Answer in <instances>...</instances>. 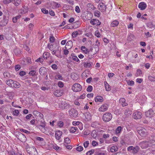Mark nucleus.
I'll return each instance as SVG.
<instances>
[{"instance_id": "47", "label": "nucleus", "mask_w": 155, "mask_h": 155, "mask_svg": "<svg viewBox=\"0 0 155 155\" xmlns=\"http://www.w3.org/2000/svg\"><path fill=\"white\" fill-rule=\"evenodd\" d=\"M122 130V127L121 126L118 127L116 130V132L117 134L120 133Z\"/></svg>"}, {"instance_id": "39", "label": "nucleus", "mask_w": 155, "mask_h": 155, "mask_svg": "<svg viewBox=\"0 0 155 155\" xmlns=\"http://www.w3.org/2000/svg\"><path fill=\"white\" fill-rule=\"evenodd\" d=\"M105 85L106 90L108 91H109L110 90V86L107 82H106V84H105Z\"/></svg>"}, {"instance_id": "41", "label": "nucleus", "mask_w": 155, "mask_h": 155, "mask_svg": "<svg viewBox=\"0 0 155 155\" xmlns=\"http://www.w3.org/2000/svg\"><path fill=\"white\" fill-rule=\"evenodd\" d=\"M73 124L74 125H77V126H81V127L82 126V123H81L79 121H73ZM78 127L79 126H78Z\"/></svg>"}, {"instance_id": "57", "label": "nucleus", "mask_w": 155, "mask_h": 155, "mask_svg": "<svg viewBox=\"0 0 155 155\" xmlns=\"http://www.w3.org/2000/svg\"><path fill=\"white\" fill-rule=\"evenodd\" d=\"M20 130L21 131L25 133L28 134H30V132L28 130H26L23 129H21Z\"/></svg>"}, {"instance_id": "6", "label": "nucleus", "mask_w": 155, "mask_h": 155, "mask_svg": "<svg viewBox=\"0 0 155 155\" xmlns=\"http://www.w3.org/2000/svg\"><path fill=\"white\" fill-rule=\"evenodd\" d=\"M82 89L81 86L78 83H75L73 85L72 87V90L74 92H79Z\"/></svg>"}, {"instance_id": "54", "label": "nucleus", "mask_w": 155, "mask_h": 155, "mask_svg": "<svg viewBox=\"0 0 155 155\" xmlns=\"http://www.w3.org/2000/svg\"><path fill=\"white\" fill-rule=\"evenodd\" d=\"M41 11L43 13L45 14H48V10H46V9L45 8H42L41 9Z\"/></svg>"}, {"instance_id": "38", "label": "nucleus", "mask_w": 155, "mask_h": 155, "mask_svg": "<svg viewBox=\"0 0 155 155\" xmlns=\"http://www.w3.org/2000/svg\"><path fill=\"white\" fill-rule=\"evenodd\" d=\"M14 3L16 6L19 5L21 3V0H14Z\"/></svg>"}, {"instance_id": "23", "label": "nucleus", "mask_w": 155, "mask_h": 155, "mask_svg": "<svg viewBox=\"0 0 155 155\" xmlns=\"http://www.w3.org/2000/svg\"><path fill=\"white\" fill-rule=\"evenodd\" d=\"M120 103L122 105L123 107L126 106L127 104L125 102V100L124 98H121L119 100Z\"/></svg>"}, {"instance_id": "18", "label": "nucleus", "mask_w": 155, "mask_h": 155, "mask_svg": "<svg viewBox=\"0 0 155 155\" xmlns=\"http://www.w3.org/2000/svg\"><path fill=\"white\" fill-rule=\"evenodd\" d=\"M62 134V131L60 130L56 131L55 133V138L57 140H60L61 138Z\"/></svg>"}, {"instance_id": "60", "label": "nucleus", "mask_w": 155, "mask_h": 155, "mask_svg": "<svg viewBox=\"0 0 155 155\" xmlns=\"http://www.w3.org/2000/svg\"><path fill=\"white\" fill-rule=\"evenodd\" d=\"M94 152V150H92L87 152L86 153V154L87 155H90L91 154L93 153Z\"/></svg>"}, {"instance_id": "55", "label": "nucleus", "mask_w": 155, "mask_h": 155, "mask_svg": "<svg viewBox=\"0 0 155 155\" xmlns=\"http://www.w3.org/2000/svg\"><path fill=\"white\" fill-rule=\"evenodd\" d=\"M34 27V25L31 23H30L28 25V28L30 30H32Z\"/></svg>"}, {"instance_id": "43", "label": "nucleus", "mask_w": 155, "mask_h": 155, "mask_svg": "<svg viewBox=\"0 0 155 155\" xmlns=\"http://www.w3.org/2000/svg\"><path fill=\"white\" fill-rule=\"evenodd\" d=\"M65 144H69L71 142V140L69 138H66L64 139ZM65 145V144H64Z\"/></svg>"}, {"instance_id": "53", "label": "nucleus", "mask_w": 155, "mask_h": 155, "mask_svg": "<svg viewBox=\"0 0 155 155\" xmlns=\"http://www.w3.org/2000/svg\"><path fill=\"white\" fill-rule=\"evenodd\" d=\"M89 141H85L84 143V147L86 148L88 147L89 144Z\"/></svg>"}, {"instance_id": "44", "label": "nucleus", "mask_w": 155, "mask_h": 155, "mask_svg": "<svg viewBox=\"0 0 155 155\" xmlns=\"http://www.w3.org/2000/svg\"><path fill=\"white\" fill-rule=\"evenodd\" d=\"M79 34L78 32L77 31L74 32L72 34V38H74L77 37Z\"/></svg>"}, {"instance_id": "36", "label": "nucleus", "mask_w": 155, "mask_h": 155, "mask_svg": "<svg viewBox=\"0 0 155 155\" xmlns=\"http://www.w3.org/2000/svg\"><path fill=\"white\" fill-rule=\"evenodd\" d=\"M53 6H54L55 8H58L61 6L60 4L57 2H53L52 3Z\"/></svg>"}, {"instance_id": "37", "label": "nucleus", "mask_w": 155, "mask_h": 155, "mask_svg": "<svg viewBox=\"0 0 155 155\" xmlns=\"http://www.w3.org/2000/svg\"><path fill=\"white\" fill-rule=\"evenodd\" d=\"M14 52L16 55H18L21 53V51L18 48L15 49L14 50Z\"/></svg>"}, {"instance_id": "35", "label": "nucleus", "mask_w": 155, "mask_h": 155, "mask_svg": "<svg viewBox=\"0 0 155 155\" xmlns=\"http://www.w3.org/2000/svg\"><path fill=\"white\" fill-rule=\"evenodd\" d=\"M149 143V146L150 147L154 145H155V140H150L148 141Z\"/></svg>"}, {"instance_id": "52", "label": "nucleus", "mask_w": 155, "mask_h": 155, "mask_svg": "<svg viewBox=\"0 0 155 155\" xmlns=\"http://www.w3.org/2000/svg\"><path fill=\"white\" fill-rule=\"evenodd\" d=\"M134 81H127V84L128 85L132 86L134 84Z\"/></svg>"}, {"instance_id": "24", "label": "nucleus", "mask_w": 155, "mask_h": 155, "mask_svg": "<svg viewBox=\"0 0 155 155\" xmlns=\"http://www.w3.org/2000/svg\"><path fill=\"white\" fill-rule=\"evenodd\" d=\"M100 124L97 122H93L91 124V126L94 128H98L100 126Z\"/></svg>"}, {"instance_id": "25", "label": "nucleus", "mask_w": 155, "mask_h": 155, "mask_svg": "<svg viewBox=\"0 0 155 155\" xmlns=\"http://www.w3.org/2000/svg\"><path fill=\"white\" fill-rule=\"evenodd\" d=\"M73 45L72 42L71 41H68L66 44L65 48H70Z\"/></svg>"}, {"instance_id": "61", "label": "nucleus", "mask_w": 155, "mask_h": 155, "mask_svg": "<svg viewBox=\"0 0 155 155\" xmlns=\"http://www.w3.org/2000/svg\"><path fill=\"white\" fill-rule=\"evenodd\" d=\"M58 86L61 88L63 87L64 86L63 83L61 81H59L58 83Z\"/></svg>"}, {"instance_id": "27", "label": "nucleus", "mask_w": 155, "mask_h": 155, "mask_svg": "<svg viewBox=\"0 0 155 155\" xmlns=\"http://www.w3.org/2000/svg\"><path fill=\"white\" fill-rule=\"evenodd\" d=\"M103 99L102 97L100 96H97L95 99V101L96 102H102L103 101Z\"/></svg>"}, {"instance_id": "21", "label": "nucleus", "mask_w": 155, "mask_h": 155, "mask_svg": "<svg viewBox=\"0 0 155 155\" xmlns=\"http://www.w3.org/2000/svg\"><path fill=\"white\" fill-rule=\"evenodd\" d=\"M47 70L46 68L44 67L41 68L39 70V72L41 75H43L45 74L46 73Z\"/></svg>"}, {"instance_id": "12", "label": "nucleus", "mask_w": 155, "mask_h": 155, "mask_svg": "<svg viewBox=\"0 0 155 155\" xmlns=\"http://www.w3.org/2000/svg\"><path fill=\"white\" fill-rule=\"evenodd\" d=\"M58 47H57V49L54 48L53 50L51 51L52 52V54L53 55H55L57 57L59 58V56H60L61 50V49L59 50Z\"/></svg>"}, {"instance_id": "64", "label": "nucleus", "mask_w": 155, "mask_h": 155, "mask_svg": "<svg viewBox=\"0 0 155 155\" xmlns=\"http://www.w3.org/2000/svg\"><path fill=\"white\" fill-rule=\"evenodd\" d=\"M48 53H44L43 54V57L45 59H47L48 58V55L47 54Z\"/></svg>"}, {"instance_id": "48", "label": "nucleus", "mask_w": 155, "mask_h": 155, "mask_svg": "<svg viewBox=\"0 0 155 155\" xmlns=\"http://www.w3.org/2000/svg\"><path fill=\"white\" fill-rule=\"evenodd\" d=\"M48 47L49 48L50 50L51 51H52L53 50L54 48H56V47H55L54 48H53V45L52 44H48Z\"/></svg>"}, {"instance_id": "15", "label": "nucleus", "mask_w": 155, "mask_h": 155, "mask_svg": "<svg viewBox=\"0 0 155 155\" xmlns=\"http://www.w3.org/2000/svg\"><path fill=\"white\" fill-rule=\"evenodd\" d=\"M90 23L93 25L96 26L99 25L101 24V22L99 20L96 19H92L90 22Z\"/></svg>"}, {"instance_id": "63", "label": "nucleus", "mask_w": 155, "mask_h": 155, "mask_svg": "<svg viewBox=\"0 0 155 155\" xmlns=\"http://www.w3.org/2000/svg\"><path fill=\"white\" fill-rule=\"evenodd\" d=\"M136 74L137 76H140L142 74V71L140 69H138L137 70Z\"/></svg>"}, {"instance_id": "30", "label": "nucleus", "mask_w": 155, "mask_h": 155, "mask_svg": "<svg viewBox=\"0 0 155 155\" xmlns=\"http://www.w3.org/2000/svg\"><path fill=\"white\" fill-rule=\"evenodd\" d=\"M55 78L57 80H62L63 79V77L59 73H58L55 76Z\"/></svg>"}, {"instance_id": "59", "label": "nucleus", "mask_w": 155, "mask_h": 155, "mask_svg": "<svg viewBox=\"0 0 155 155\" xmlns=\"http://www.w3.org/2000/svg\"><path fill=\"white\" fill-rule=\"evenodd\" d=\"M36 72L35 71L32 70L29 73V74L31 75L34 76L35 75Z\"/></svg>"}, {"instance_id": "2", "label": "nucleus", "mask_w": 155, "mask_h": 155, "mask_svg": "<svg viewBox=\"0 0 155 155\" xmlns=\"http://www.w3.org/2000/svg\"><path fill=\"white\" fill-rule=\"evenodd\" d=\"M45 121L41 118L39 120L38 122L35 124L36 126L43 133H45L46 131L45 127Z\"/></svg>"}, {"instance_id": "34", "label": "nucleus", "mask_w": 155, "mask_h": 155, "mask_svg": "<svg viewBox=\"0 0 155 155\" xmlns=\"http://www.w3.org/2000/svg\"><path fill=\"white\" fill-rule=\"evenodd\" d=\"M8 21L7 20L4 18L3 20L1 21V23L2 24V26H5L7 24Z\"/></svg>"}, {"instance_id": "51", "label": "nucleus", "mask_w": 155, "mask_h": 155, "mask_svg": "<svg viewBox=\"0 0 155 155\" xmlns=\"http://www.w3.org/2000/svg\"><path fill=\"white\" fill-rule=\"evenodd\" d=\"M148 79L151 81H155V78L151 75H149L148 76Z\"/></svg>"}, {"instance_id": "29", "label": "nucleus", "mask_w": 155, "mask_h": 155, "mask_svg": "<svg viewBox=\"0 0 155 155\" xmlns=\"http://www.w3.org/2000/svg\"><path fill=\"white\" fill-rule=\"evenodd\" d=\"M118 148L116 146H112L110 149V151L112 152H115L117 151Z\"/></svg>"}, {"instance_id": "22", "label": "nucleus", "mask_w": 155, "mask_h": 155, "mask_svg": "<svg viewBox=\"0 0 155 155\" xmlns=\"http://www.w3.org/2000/svg\"><path fill=\"white\" fill-rule=\"evenodd\" d=\"M63 92L59 90H56L54 92V94L56 97H60L62 94Z\"/></svg>"}, {"instance_id": "42", "label": "nucleus", "mask_w": 155, "mask_h": 155, "mask_svg": "<svg viewBox=\"0 0 155 155\" xmlns=\"http://www.w3.org/2000/svg\"><path fill=\"white\" fill-rule=\"evenodd\" d=\"M64 125V124L63 122L62 121H60L58 122V126L60 127H62Z\"/></svg>"}, {"instance_id": "28", "label": "nucleus", "mask_w": 155, "mask_h": 155, "mask_svg": "<svg viewBox=\"0 0 155 155\" xmlns=\"http://www.w3.org/2000/svg\"><path fill=\"white\" fill-rule=\"evenodd\" d=\"M119 24V22L117 20H114L113 21L111 24L110 26L112 27H115L117 26Z\"/></svg>"}, {"instance_id": "20", "label": "nucleus", "mask_w": 155, "mask_h": 155, "mask_svg": "<svg viewBox=\"0 0 155 155\" xmlns=\"http://www.w3.org/2000/svg\"><path fill=\"white\" fill-rule=\"evenodd\" d=\"M138 7L140 8V10H143L146 7V4L143 2H141L139 4Z\"/></svg>"}, {"instance_id": "62", "label": "nucleus", "mask_w": 155, "mask_h": 155, "mask_svg": "<svg viewBox=\"0 0 155 155\" xmlns=\"http://www.w3.org/2000/svg\"><path fill=\"white\" fill-rule=\"evenodd\" d=\"M93 87L91 86H89L87 87V90L88 92H91L92 90Z\"/></svg>"}, {"instance_id": "17", "label": "nucleus", "mask_w": 155, "mask_h": 155, "mask_svg": "<svg viewBox=\"0 0 155 155\" xmlns=\"http://www.w3.org/2000/svg\"><path fill=\"white\" fill-rule=\"evenodd\" d=\"M23 64L24 65H27L28 64H31V59L29 57H27V58H24L23 60Z\"/></svg>"}, {"instance_id": "19", "label": "nucleus", "mask_w": 155, "mask_h": 155, "mask_svg": "<svg viewBox=\"0 0 155 155\" xmlns=\"http://www.w3.org/2000/svg\"><path fill=\"white\" fill-rule=\"evenodd\" d=\"M108 109V107L107 104L102 105L99 108V110L100 111L104 112L106 111Z\"/></svg>"}, {"instance_id": "32", "label": "nucleus", "mask_w": 155, "mask_h": 155, "mask_svg": "<svg viewBox=\"0 0 155 155\" xmlns=\"http://www.w3.org/2000/svg\"><path fill=\"white\" fill-rule=\"evenodd\" d=\"M85 117L86 120L87 121L90 120L91 118V114L89 113H87L85 114Z\"/></svg>"}, {"instance_id": "4", "label": "nucleus", "mask_w": 155, "mask_h": 155, "mask_svg": "<svg viewBox=\"0 0 155 155\" xmlns=\"http://www.w3.org/2000/svg\"><path fill=\"white\" fill-rule=\"evenodd\" d=\"M112 118V115L110 113H107L103 116V120L105 122H107L110 121Z\"/></svg>"}, {"instance_id": "14", "label": "nucleus", "mask_w": 155, "mask_h": 155, "mask_svg": "<svg viewBox=\"0 0 155 155\" xmlns=\"http://www.w3.org/2000/svg\"><path fill=\"white\" fill-rule=\"evenodd\" d=\"M154 114L153 110L151 109L145 112V116L148 117H151L154 116Z\"/></svg>"}, {"instance_id": "56", "label": "nucleus", "mask_w": 155, "mask_h": 155, "mask_svg": "<svg viewBox=\"0 0 155 155\" xmlns=\"http://www.w3.org/2000/svg\"><path fill=\"white\" fill-rule=\"evenodd\" d=\"M71 56H72V59L73 60L76 61H79V59L78 58L77 56H73L72 54L71 55Z\"/></svg>"}, {"instance_id": "50", "label": "nucleus", "mask_w": 155, "mask_h": 155, "mask_svg": "<svg viewBox=\"0 0 155 155\" xmlns=\"http://www.w3.org/2000/svg\"><path fill=\"white\" fill-rule=\"evenodd\" d=\"M84 66L86 68H89L91 66V65L90 63H84Z\"/></svg>"}, {"instance_id": "10", "label": "nucleus", "mask_w": 155, "mask_h": 155, "mask_svg": "<svg viewBox=\"0 0 155 155\" xmlns=\"http://www.w3.org/2000/svg\"><path fill=\"white\" fill-rule=\"evenodd\" d=\"M69 114L72 118H75L78 115L77 111L74 109H71L69 111Z\"/></svg>"}, {"instance_id": "46", "label": "nucleus", "mask_w": 155, "mask_h": 155, "mask_svg": "<svg viewBox=\"0 0 155 155\" xmlns=\"http://www.w3.org/2000/svg\"><path fill=\"white\" fill-rule=\"evenodd\" d=\"M100 14V12L98 10H96L94 12V15L96 16L99 17Z\"/></svg>"}, {"instance_id": "11", "label": "nucleus", "mask_w": 155, "mask_h": 155, "mask_svg": "<svg viewBox=\"0 0 155 155\" xmlns=\"http://www.w3.org/2000/svg\"><path fill=\"white\" fill-rule=\"evenodd\" d=\"M133 116L135 119H140L142 118V114L140 112L135 111L133 114Z\"/></svg>"}, {"instance_id": "9", "label": "nucleus", "mask_w": 155, "mask_h": 155, "mask_svg": "<svg viewBox=\"0 0 155 155\" xmlns=\"http://www.w3.org/2000/svg\"><path fill=\"white\" fill-rule=\"evenodd\" d=\"M140 149L139 147L138 146L133 147L132 146H130L127 148V150L130 151L132 150V153H136L138 152Z\"/></svg>"}, {"instance_id": "49", "label": "nucleus", "mask_w": 155, "mask_h": 155, "mask_svg": "<svg viewBox=\"0 0 155 155\" xmlns=\"http://www.w3.org/2000/svg\"><path fill=\"white\" fill-rule=\"evenodd\" d=\"M55 38L53 36H51L49 38V41L51 43H53L54 41Z\"/></svg>"}, {"instance_id": "33", "label": "nucleus", "mask_w": 155, "mask_h": 155, "mask_svg": "<svg viewBox=\"0 0 155 155\" xmlns=\"http://www.w3.org/2000/svg\"><path fill=\"white\" fill-rule=\"evenodd\" d=\"M81 50L85 54H87L89 52L88 49L85 46H82L81 47Z\"/></svg>"}, {"instance_id": "45", "label": "nucleus", "mask_w": 155, "mask_h": 155, "mask_svg": "<svg viewBox=\"0 0 155 155\" xmlns=\"http://www.w3.org/2000/svg\"><path fill=\"white\" fill-rule=\"evenodd\" d=\"M8 155H15L16 154L15 153L14 150L12 149L9 151H8Z\"/></svg>"}, {"instance_id": "26", "label": "nucleus", "mask_w": 155, "mask_h": 155, "mask_svg": "<svg viewBox=\"0 0 155 155\" xmlns=\"http://www.w3.org/2000/svg\"><path fill=\"white\" fill-rule=\"evenodd\" d=\"M87 9L89 10H94L95 8L94 6L91 3H88L87 5Z\"/></svg>"}, {"instance_id": "31", "label": "nucleus", "mask_w": 155, "mask_h": 155, "mask_svg": "<svg viewBox=\"0 0 155 155\" xmlns=\"http://www.w3.org/2000/svg\"><path fill=\"white\" fill-rule=\"evenodd\" d=\"M124 114H125L126 117H127L130 115V111H129L128 109H126L124 111Z\"/></svg>"}, {"instance_id": "5", "label": "nucleus", "mask_w": 155, "mask_h": 155, "mask_svg": "<svg viewBox=\"0 0 155 155\" xmlns=\"http://www.w3.org/2000/svg\"><path fill=\"white\" fill-rule=\"evenodd\" d=\"M137 132L142 137H145L147 134V132L145 129L142 127L137 128Z\"/></svg>"}, {"instance_id": "16", "label": "nucleus", "mask_w": 155, "mask_h": 155, "mask_svg": "<svg viewBox=\"0 0 155 155\" xmlns=\"http://www.w3.org/2000/svg\"><path fill=\"white\" fill-rule=\"evenodd\" d=\"M18 139L20 141L23 142H25L27 140L25 136L21 133H20L19 134Z\"/></svg>"}, {"instance_id": "58", "label": "nucleus", "mask_w": 155, "mask_h": 155, "mask_svg": "<svg viewBox=\"0 0 155 155\" xmlns=\"http://www.w3.org/2000/svg\"><path fill=\"white\" fill-rule=\"evenodd\" d=\"M83 148L82 146H79L76 148V150L79 151H81L83 150Z\"/></svg>"}, {"instance_id": "8", "label": "nucleus", "mask_w": 155, "mask_h": 155, "mask_svg": "<svg viewBox=\"0 0 155 155\" xmlns=\"http://www.w3.org/2000/svg\"><path fill=\"white\" fill-rule=\"evenodd\" d=\"M60 107L62 109H68L70 108V105L65 101H62L59 105Z\"/></svg>"}, {"instance_id": "13", "label": "nucleus", "mask_w": 155, "mask_h": 155, "mask_svg": "<svg viewBox=\"0 0 155 155\" xmlns=\"http://www.w3.org/2000/svg\"><path fill=\"white\" fill-rule=\"evenodd\" d=\"M139 145L143 149L146 148L149 146V143L148 141H145L140 142L139 143Z\"/></svg>"}, {"instance_id": "1", "label": "nucleus", "mask_w": 155, "mask_h": 155, "mask_svg": "<svg viewBox=\"0 0 155 155\" xmlns=\"http://www.w3.org/2000/svg\"><path fill=\"white\" fill-rule=\"evenodd\" d=\"M5 83L9 86L15 88H19L21 86V85L19 82L11 79L6 80Z\"/></svg>"}, {"instance_id": "7", "label": "nucleus", "mask_w": 155, "mask_h": 155, "mask_svg": "<svg viewBox=\"0 0 155 155\" xmlns=\"http://www.w3.org/2000/svg\"><path fill=\"white\" fill-rule=\"evenodd\" d=\"M106 5L103 2L100 3L98 5V9L102 12H104L106 11Z\"/></svg>"}, {"instance_id": "3", "label": "nucleus", "mask_w": 155, "mask_h": 155, "mask_svg": "<svg viewBox=\"0 0 155 155\" xmlns=\"http://www.w3.org/2000/svg\"><path fill=\"white\" fill-rule=\"evenodd\" d=\"M27 153L29 155H38L36 150L34 147H28L26 148Z\"/></svg>"}, {"instance_id": "40", "label": "nucleus", "mask_w": 155, "mask_h": 155, "mask_svg": "<svg viewBox=\"0 0 155 155\" xmlns=\"http://www.w3.org/2000/svg\"><path fill=\"white\" fill-rule=\"evenodd\" d=\"M3 75L4 77L6 78H10V75L9 73L7 72H5L4 73Z\"/></svg>"}]
</instances>
